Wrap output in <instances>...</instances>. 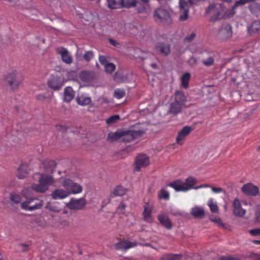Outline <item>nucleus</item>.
<instances>
[{
  "label": "nucleus",
  "instance_id": "1",
  "mask_svg": "<svg viewBox=\"0 0 260 260\" xmlns=\"http://www.w3.org/2000/svg\"><path fill=\"white\" fill-rule=\"evenodd\" d=\"M5 80L12 90L18 89L24 80L23 75L16 71H13L5 76Z\"/></svg>",
  "mask_w": 260,
  "mask_h": 260
},
{
  "label": "nucleus",
  "instance_id": "2",
  "mask_svg": "<svg viewBox=\"0 0 260 260\" xmlns=\"http://www.w3.org/2000/svg\"><path fill=\"white\" fill-rule=\"evenodd\" d=\"M225 10L220 4L211 5L206 10V13L210 16V21H215L221 19L224 16Z\"/></svg>",
  "mask_w": 260,
  "mask_h": 260
},
{
  "label": "nucleus",
  "instance_id": "3",
  "mask_svg": "<svg viewBox=\"0 0 260 260\" xmlns=\"http://www.w3.org/2000/svg\"><path fill=\"white\" fill-rule=\"evenodd\" d=\"M53 182V178L50 175H42L39 180V183H34L31 188L38 192H44L48 189L49 185Z\"/></svg>",
  "mask_w": 260,
  "mask_h": 260
},
{
  "label": "nucleus",
  "instance_id": "4",
  "mask_svg": "<svg viewBox=\"0 0 260 260\" xmlns=\"http://www.w3.org/2000/svg\"><path fill=\"white\" fill-rule=\"evenodd\" d=\"M43 201L37 198H29L21 204L22 209L32 211L41 209L43 206Z\"/></svg>",
  "mask_w": 260,
  "mask_h": 260
},
{
  "label": "nucleus",
  "instance_id": "5",
  "mask_svg": "<svg viewBox=\"0 0 260 260\" xmlns=\"http://www.w3.org/2000/svg\"><path fill=\"white\" fill-rule=\"evenodd\" d=\"M137 3V0H107L108 7L112 9L135 7Z\"/></svg>",
  "mask_w": 260,
  "mask_h": 260
},
{
  "label": "nucleus",
  "instance_id": "6",
  "mask_svg": "<svg viewBox=\"0 0 260 260\" xmlns=\"http://www.w3.org/2000/svg\"><path fill=\"white\" fill-rule=\"evenodd\" d=\"M155 21L158 23H170L171 22L169 12L165 9L160 7L156 9L154 13Z\"/></svg>",
  "mask_w": 260,
  "mask_h": 260
},
{
  "label": "nucleus",
  "instance_id": "7",
  "mask_svg": "<svg viewBox=\"0 0 260 260\" xmlns=\"http://www.w3.org/2000/svg\"><path fill=\"white\" fill-rule=\"evenodd\" d=\"M144 133L143 131H122L121 141L125 143H128L135 139L141 137Z\"/></svg>",
  "mask_w": 260,
  "mask_h": 260
},
{
  "label": "nucleus",
  "instance_id": "8",
  "mask_svg": "<svg viewBox=\"0 0 260 260\" xmlns=\"http://www.w3.org/2000/svg\"><path fill=\"white\" fill-rule=\"evenodd\" d=\"M86 204L87 202L84 198L78 199L72 198L66 204V206L70 210H81L85 207Z\"/></svg>",
  "mask_w": 260,
  "mask_h": 260
},
{
  "label": "nucleus",
  "instance_id": "9",
  "mask_svg": "<svg viewBox=\"0 0 260 260\" xmlns=\"http://www.w3.org/2000/svg\"><path fill=\"white\" fill-rule=\"evenodd\" d=\"M47 83L48 86L54 90L60 89L64 84L62 77L56 75H51Z\"/></svg>",
  "mask_w": 260,
  "mask_h": 260
},
{
  "label": "nucleus",
  "instance_id": "10",
  "mask_svg": "<svg viewBox=\"0 0 260 260\" xmlns=\"http://www.w3.org/2000/svg\"><path fill=\"white\" fill-rule=\"evenodd\" d=\"M138 245L136 241H130L127 240L120 241L114 244V248L116 250L126 251L127 249L135 247Z\"/></svg>",
  "mask_w": 260,
  "mask_h": 260
},
{
  "label": "nucleus",
  "instance_id": "11",
  "mask_svg": "<svg viewBox=\"0 0 260 260\" xmlns=\"http://www.w3.org/2000/svg\"><path fill=\"white\" fill-rule=\"evenodd\" d=\"M154 50L156 53L162 55L168 56L171 52L170 45L164 42H158L154 47Z\"/></svg>",
  "mask_w": 260,
  "mask_h": 260
},
{
  "label": "nucleus",
  "instance_id": "12",
  "mask_svg": "<svg viewBox=\"0 0 260 260\" xmlns=\"http://www.w3.org/2000/svg\"><path fill=\"white\" fill-rule=\"evenodd\" d=\"M149 164V158L145 154L138 155L135 160V170L139 171L141 168L146 167Z\"/></svg>",
  "mask_w": 260,
  "mask_h": 260
},
{
  "label": "nucleus",
  "instance_id": "13",
  "mask_svg": "<svg viewBox=\"0 0 260 260\" xmlns=\"http://www.w3.org/2000/svg\"><path fill=\"white\" fill-rule=\"evenodd\" d=\"M241 190L243 193L250 196H256L259 193L258 188L252 183H246L241 188Z\"/></svg>",
  "mask_w": 260,
  "mask_h": 260
},
{
  "label": "nucleus",
  "instance_id": "14",
  "mask_svg": "<svg viewBox=\"0 0 260 260\" xmlns=\"http://www.w3.org/2000/svg\"><path fill=\"white\" fill-rule=\"evenodd\" d=\"M153 210V206L148 203H145L144 207V211L142 213V215L144 220L147 222L151 223L153 221V217L152 216V211Z\"/></svg>",
  "mask_w": 260,
  "mask_h": 260
},
{
  "label": "nucleus",
  "instance_id": "15",
  "mask_svg": "<svg viewBox=\"0 0 260 260\" xmlns=\"http://www.w3.org/2000/svg\"><path fill=\"white\" fill-rule=\"evenodd\" d=\"M233 206V213L236 216L242 217L245 214L246 211L242 208L240 201L238 199L236 198L234 200Z\"/></svg>",
  "mask_w": 260,
  "mask_h": 260
},
{
  "label": "nucleus",
  "instance_id": "16",
  "mask_svg": "<svg viewBox=\"0 0 260 260\" xmlns=\"http://www.w3.org/2000/svg\"><path fill=\"white\" fill-rule=\"evenodd\" d=\"M157 219L161 224L167 230L172 228V223L168 216L165 213L158 215Z\"/></svg>",
  "mask_w": 260,
  "mask_h": 260
},
{
  "label": "nucleus",
  "instance_id": "17",
  "mask_svg": "<svg viewBox=\"0 0 260 260\" xmlns=\"http://www.w3.org/2000/svg\"><path fill=\"white\" fill-rule=\"evenodd\" d=\"M70 195V193L63 189H56L53 190L51 196L54 200H61L65 199Z\"/></svg>",
  "mask_w": 260,
  "mask_h": 260
},
{
  "label": "nucleus",
  "instance_id": "18",
  "mask_svg": "<svg viewBox=\"0 0 260 260\" xmlns=\"http://www.w3.org/2000/svg\"><path fill=\"white\" fill-rule=\"evenodd\" d=\"M57 52L61 55V59L64 62L71 64L73 62L72 57L66 48L62 47L58 49Z\"/></svg>",
  "mask_w": 260,
  "mask_h": 260
},
{
  "label": "nucleus",
  "instance_id": "19",
  "mask_svg": "<svg viewBox=\"0 0 260 260\" xmlns=\"http://www.w3.org/2000/svg\"><path fill=\"white\" fill-rule=\"evenodd\" d=\"M167 186L171 187L174 188L176 191H187V188H185L184 186V182L181 180H176L167 185Z\"/></svg>",
  "mask_w": 260,
  "mask_h": 260
},
{
  "label": "nucleus",
  "instance_id": "20",
  "mask_svg": "<svg viewBox=\"0 0 260 260\" xmlns=\"http://www.w3.org/2000/svg\"><path fill=\"white\" fill-rule=\"evenodd\" d=\"M183 106L182 104L174 101L170 105L168 113L176 115L181 111Z\"/></svg>",
  "mask_w": 260,
  "mask_h": 260
},
{
  "label": "nucleus",
  "instance_id": "21",
  "mask_svg": "<svg viewBox=\"0 0 260 260\" xmlns=\"http://www.w3.org/2000/svg\"><path fill=\"white\" fill-rule=\"evenodd\" d=\"M191 130L190 126H184L178 133V136L176 138V142L177 143L180 144V142L184 139L185 137L187 136Z\"/></svg>",
  "mask_w": 260,
  "mask_h": 260
},
{
  "label": "nucleus",
  "instance_id": "22",
  "mask_svg": "<svg viewBox=\"0 0 260 260\" xmlns=\"http://www.w3.org/2000/svg\"><path fill=\"white\" fill-rule=\"evenodd\" d=\"M191 214L195 218H202L205 215V211L202 207L195 206L191 208Z\"/></svg>",
  "mask_w": 260,
  "mask_h": 260
},
{
  "label": "nucleus",
  "instance_id": "23",
  "mask_svg": "<svg viewBox=\"0 0 260 260\" xmlns=\"http://www.w3.org/2000/svg\"><path fill=\"white\" fill-rule=\"evenodd\" d=\"M174 101L184 105L187 101V97L183 91L177 90L174 94Z\"/></svg>",
  "mask_w": 260,
  "mask_h": 260
},
{
  "label": "nucleus",
  "instance_id": "24",
  "mask_svg": "<svg viewBox=\"0 0 260 260\" xmlns=\"http://www.w3.org/2000/svg\"><path fill=\"white\" fill-rule=\"evenodd\" d=\"M75 92L70 86L66 87L64 90V101L67 102H70L74 97Z\"/></svg>",
  "mask_w": 260,
  "mask_h": 260
},
{
  "label": "nucleus",
  "instance_id": "25",
  "mask_svg": "<svg viewBox=\"0 0 260 260\" xmlns=\"http://www.w3.org/2000/svg\"><path fill=\"white\" fill-rule=\"evenodd\" d=\"M122 130L118 129L114 133H110L107 136V139L110 142H114L118 140L119 139H122Z\"/></svg>",
  "mask_w": 260,
  "mask_h": 260
},
{
  "label": "nucleus",
  "instance_id": "26",
  "mask_svg": "<svg viewBox=\"0 0 260 260\" xmlns=\"http://www.w3.org/2000/svg\"><path fill=\"white\" fill-rule=\"evenodd\" d=\"M17 177L19 179H24L28 174L27 166L26 164H21L18 168Z\"/></svg>",
  "mask_w": 260,
  "mask_h": 260
},
{
  "label": "nucleus",
  "instance_id": "27",
  "mask_svg": "<svg viewBox=\"0 0 260 260\" xmlns=\"http://www.w3.org/2000/svg\"><path fill=\"white\" fill-rule=\"evenodd\" d=\"M126 192V189L122 186L117 185L114 188L111 197L113 198L115 196H122Z\"/></svg>",
  "mask_w": 260,
  "mask_h": 260
},
{
  "label": "nucleus",
  "instance_id": "28",
  "mask_svg": "<svg viewBox=\"0 0 260 260\" xmlns=\"http://www.w3.org/2000/svg\"><path fill=\"white\" fill-rule=\"evenodd\" d=\"M248 31L250 34L260 31V20L253 21L250 26L248 27Z\"/></svg>",
  "mask_w": 260,
  "mask_h": 260
},
{
  "label": "nucleus",
  "instance_id": "29",
  "mask_svg": "<svg viewBox=\"0 0 260 260\" xmlns=\"http://www.w3.org/2000/svg\"><path fill=\"white\" fill-rule=\"evenodd\" d=\"M77 102L81 106H86L91 102V99L89 96L81 95L77 98Z\"/></svg>",
  "mask_w": 260,
  "mask_h": 260
},
{
  "label": "nucleus",
  "instance_id": "30",
  "mask_svg": "<svg viewBox=\"0 0 260 260\" xmlns=\"http://www.w3.org/2000/svg\"><path fill=\"white\" fill-rule=\"evenodd\" d=\"M197 182L196 179L192 177H189L187 178L185 182H184V186L185 188H187L188 190L194 188V184H196Z\"/></svg>",
  "mask_w": 260,
  "mask_h": 260
},
{
  "label": "nucleus",
  "instance_id": "31",
  "mask_svg": "<svg viewBox=\"0 0 260 260\" xmlns=\"http://www.w3.org/2000/svg\"><path fill=\"white\" fill-rule=\"evenodd\" d=\"M181 258V254H165L162 255L161 260H180Z\"/></svg>",
  "mask_w": 260,
  "mask_h": 260
},
{
  "label": "nucleus",
  "instance_id": "32",
  "mask_svg": "<svg viewBox=\"0 0 260 260\" xmlns=\"http://www.w3.org/2000/svg\"><path fill=\"white\" fill-rule=\"evenodd\" d=\"M82 191V187L81 186L77 183H75L73 185H72L71 188L68 191L70 194H77L81 192Z\"/></svg>",
  "mask_w": 260,
  "mask_h": 260
},
{
  "label": "nucleus",
  "instance_id": "33",
  "mask_svg": "<svg viewBox=\"0 0 260 260\" xmlns=\"http://www.w3.org/2000/svg\"><path fill=\"white\" fill-rule=\"evenodd\" d=\"M190 79V74L185 73L181 77V84L183 88H187L188 87V82Z\"/></svg>",
  "mask_w": 260,
  "mask_h": 260
},
{
  "label": "nucleus",
  "instance_id": "34",
  "mask_svg": "<svg viewBox=\"0 0 260 260\" xmlns=\"http://www.w3.org/2000/svg\"><path fill=\"white\" fill-rule=\"evenodd\" d=\"M210 211L212 213H217L218 211V207L216 202H214L213 199H210L208 202Z\"/></svg>",
  "mask_w": 260,
  "mask_h": 260
},
{
  "label": "nucleus",
  "instance_id": "35",
  "mask_svg": "<svg viewBox=\"0 0 260 260\" xmlns=\"http://www.w3.org/2000/svg\"><path fill=\"white\" fill-rule=\"evenodd\" d=\"M45 165L46 166V171L51 173L53 171L54 169L56 167V163L53 160L46 161L45 163Z\"/></svg>",
  "mask_w": 260,
  "mask_h": 260
},
{
  "label": "nucleus",
  "instance_id": "36",
  "mask_svg": "<svg viewBox=\"0 0 260 260\" xmlns=\"http://www.w3.org/2000/svg\"><path fill=\"white\" fill-rule=\"evenodd\" d=\"M75 182H73L71 179L69 178H65L63 179L62 185L65 188L66 191H68L71 188L72 185H73Z\"/></svg>",
  "mask_w": 260,
  "mask_h": 260
},
{
  "label": "nucleus",
  "instance_id": "37",
  "mask_svg": "<svg viewBox=\"0 0 260 260\" xmlns=\"http://www.w3.org/2000/svg\"><path fill=\"white\" fill-rule=\"evenodd\" d=\"M214 57L213 55H210L207 58L202 60L203 64L206 67H210L214 63Z\"/></svg>",
  "mask_w": 260,
  "mask_h": 260
},
{
  "label": "nucleus",
  "instance_id": "38",
  "mask_svg": "<svg viewBox=\"0 0 260 260\" xmlns=\"http://www.w3.org/2000/svg\"><path fill=\"white\" fill-rule=\"evenodd\" d=\"M10 199L12 202L16 204L20 203L21 201V198L20 196L15 192H11L10 194Z\"/></svg>",
  "mask_w": 260,
  "mask_h": 260
},
{
  "label": "nucleus",
  "instance_id": "39",
  "mask_svg": "<svg viewBox=\"0 0 260 260\" xmlns=\"http://www.w3.org/2000/svg\"><path fill=\"white\" fill-rule=\"evenodd\" d=\"M104 67L105 71L108 73H112L115 69V64L111 62L105 63Z\"/></svg>",
  "mask_w": 260,
  "mask_h": 260
},
{
  "label": "nucleus",
  "instance_id": "40",
  "mask_svg": "<svg viewBox=\"0 0 260 260\" xmlns=\"http://www.w3.org/2000/svg\"><path fill=\"white\" fill-rule=\"evenodd\" d=\"M159 198L161 199L168 200L170 198V194L165 189H161L158 193Z\"/></svg>",
  "mask_w": 260,
  "mask_h": 260
},
{
  "label": "nucleus",
  "instance_id": "41",
  "mask_svg": "<svg viewBox=\"0 0 260 260\" xmlns=\"http://www.w3.org/2000/svg\"><path fill=\"white\" fill-rule=\"evenodd\" d=\"M125 91L122 89H116L114 91V97L117 99H120L125 95Z\"/></svg>",
  "mask_w": 260,
  "mask_h": 260
},
{
  "label": "nucleus",
  "instance_id": "42",
  "mask_svg": "<svg viewBox=\"0 0 260 260\" xmlns=\"http://www.w3.org/2000/svg\"><path fill=\"white\" fill-rule=\"evenodd\" d=\"M93 53L92 51H85L83 58L85 61L88 62L93 58Z\"/></svg>",
  "mask_w": 260,
  "mask_h": 260
},
{
  "label": "nucleus",
  "instance_id": "43",
  "mask_svg": "<svg viewBox=\"0 0 260 260\" xmlns=\"http://www.w3.org/2000/svg\"><path fill=\"white\" fill-rule=\"evenodd\" d=\"M181 14L179 16V19L180 20L184 21L186 20L188 17V9H186L185 10H182L180 11Z\"/></svg>",
  "mask_w": 260,
  "mask_h": 260
},
{
  "label": "nucleus",
  "instance_id": "44",
  "mask_svg": "<svg viewBox=\"0 0 260 260\" xmlns=\"http://www.w3.org/2000/svg\"><path fill=\"white\" fill-rule=\"evenodd\" d=\"M119 118L120 117L118 115H113L107 119L106 123L108 124L113 123L119 120Z\"/></svg>",
  "mask_w": 260,
  "mask_h": 260
},
{
  "label": "nucleus",
  "instance_id": "45",
  "mask_svg": "<svg viewBox=\"0 0 260 260\" xmlns=\"http://www.w3.org/2000/svg\"><path fill=\"white\" fill-rule=\"evenodd\" d=\"M196 37V34L194 32H192L191 34L188 35L184 39L185 43L191 42Z\"/></svg>",
  "mask_w": 260,
  "mask_h": 260
},
{
  "label": "nucleus",
  "instance_id": "46",
  "mask_svg": "<svg viewBox=\"0 0 260 260\" xmlns=\"http://www.w3.org/2000/svg\"><path fill=\"white\" fill-rule=\"evenodd\" d=\"M224 31H226V37L227 38H230L232 35V27L230 25H226L222 30Z\"/></svg>",
  "mask_w": 260,
  "mask_h": 260
},
{
  "label": "nucleus",
  "instance_id": "47",
  "mask_svg": "<svg viewBox=\"0 0 260 260\" xmlns=\"http://www.w3.org/2000/svg\"><path fill=\"white\" fill-rule=\"evenodd\" d=\"M255 220L256 222L260 223V205H258L256 207Z\"/></svg>",
  "mask_w": 260,
  "mask_h": 260
},
{
  "label": "nucleus",
  "instance_id": "48",
  "mask_svg": "<svg viewBox=\"0 0 260 260\" xmlns=\"http://www.w3.org/2000/svg\"><path fill=\"white\" fill-rule=\"evenodd\" d=\"M179 6L180 11L185 10L186 9H188V4L185 0H179Z\"/></svg>",
  "mask_w": 260,
  "mask_h": 260
},
{
  "label": "nucleus",
  "instance_id": "49",
  "mask_svg": "<svg viewBox=\"0 0 260 260\" xmlns=\"http://www.w3.org/2000/svg\"><path fill=\"white\" fill-rule=\"evenodd\" d=\"M198 62V60L197 58L194 56H191L189 58V59L187 60V63L189 66H195Z\"/></svg>",
  "mask_w": 260,
  "mask_h": 260
},
{
  "label": "nucleus",
  "instance_id": "50",
  "mask_svg": "<svg viewBox=\"0 0 260 260\" xmlns=\"http://www.w3.org/2000/svg\"><path fill=\"white\" fill-rule=\"evenodd\" d=\"M211 188L212 191L214 193H221V192H224V193L225 192V190L221 187H211Z\"/></svg>",
  "mask_w": 260,
  "mask_h": 260
},
{
  "label": "nucleus",
  "instance_id": "51",
  "mask_svg": "<svg viewBox=\"0 0 260 260\" xmlns=\"http://www.w3.org/2000/svg\"><path fill=\"white\" fill-rule=\"evenodd\" d=\"M249 233L254 236H260V228L251 230Z\"/></svg>",
  "mask_w": 260,
  "mask_h": 260
},
{
  "label": "nucleus",
  "instance_id": "52",
  "mask_svg": "<svg viewBox=\"0 0 260 260\" xmlns=\"http://www.w3.org/2000/svg\"><path fill=\"white\" fill-rule=\"evenodd\" d=\"M125 207L126 205L123 202H121L120 205L117 207V210L120 213H123Z\"/></svg>",
  "mask_w": 260,
  "mask_h": 260
},
{
  "label": "nucleus",
  "instance_id": "53",
  "mask_svg": "<svg viewBox=\"0 0 260 260\" xmlns=\"http://www.w3.org/2000/svg\"><path fill=\"white\" fill-rule=\"evenodd\" d=\"M29 191L30 189L29 188H25L21 191V194L26 198V200L29 198L28 197Z\"/></svg>",
  "mask_w": 260,
  "mask_h": 260
},
{
  "label": "nucleus",
  "instance_id": "54",
  "mask_svg": "<svg viewBox=\"0 0 260 260\" xmlns=\"http://www.w3.org/2000/svg\"><path fill=\"white\" fill-rule=\"evenodd\" d=\"M99 61H100V63L104 66H105V63H108L107 62V59H106V56H103V55H100L99 56Z\"/></svg>",
  "mask_w": 260,
  "mask_h": 260
},
{
  "label": "nucleus",
  "instance_id": "55",
  "mask_svg": "<svg viewBox=\"0 0 260 260\" xmlns=\"http://www.w3.org/2000/svg\"><path fill=\"white\" fill-rule=\"evenodd\" d=\"M19 249L22 251H26L28 249V246L25 244H21L19 245Z\"/></svg>",
  "mask_w": 260,
  "mask_h": 260
},
{
  "label": "nucleus",
  "instance_id": "56",
  "mask_svg": "<svg viewBox=\"0 0 260 260\" xmlns=\"http://www.w3.org/2000/svg\"><path fill=\"white\" fill-rule=\"evenodd\" d=\"M46 98V95L44 93H41L36 96V99L40 101H43Z\"/></svg>",
  "mask_w": 260,
  "mask_h": 260
},
{
  "label": "nucleus",
  "instance_id": "57",
  "mask_svg": "<svg viewBox=\"0 0 260 260\" xmlns=\"http://www.w3.org/2000/svg\"><path fill=\"white\" fill-rule=\"evenodd\" d=\"M47 207L50 210L55 212H59L60 210V209L57 207H54L52 205H48Z\"/></svg>",
  "mask_w": 260,
  "mask_h": 260
},
{
  "label": "nucleus",
  "instance_id": "58",
  "mask_svg": "<svg viewBox=\"0 0 260 260\" xmlns=\"http://www.w3.org/2000/svg\"><path fill=\"white\" fill-rule=\"evenodd\" d=\"M109 41L114 46L118 47V46L119 45V44L118 42H117L115 40H113L112 39H109Z\"/></svg>",
  "mask_w": 260,
  "mask_h": 260
},
{
  "label": "nucleus",
  "instance_id": "59",
  "mask_svg": "<svg viewBox=\"0 0 260 260\" xmlns=\"http://www.w3.org/2000/svg\"><path fill=\"white\" fill-rule=\"evenodd\" d=\"M219 260H237V259L233 257L222 256Z\"/></svg>",
  "mask_w": 260,
  "mask_h": 260
},
{
  "label": "nucleus",
  "instance_id": "60",
  "mask_svg": "<svg viewBox=\"0 0 260 260\" xmlns=\"http://www.w3.org/2000/svg\"><path fill=\"white\" fill-rule=\"evenodd\" d=\"M205 187H210V185H209L208 184H204L201 185L200 186H196L194 187V189H197L199 188H205Z\"/></svg>",
  "mask_w": 260,
  "mask_h": 260
},
{
  "label": "nucleus",
  "instance_id": "61",
  "mask_svg": "<svg viewBox=\"0 0 260 260\" xmlns=\"http://www.w3.org/2000/svg\"><path fill=\"white\" fill-rule=\"evenodd\" d=\"M252 258L253 260H260V254L253 253Z\"/></svg>",
  "mask_w": 260,
  "mask_h": 260
},
{
  "label": "nucleus",
  "instance_id": "62",
  "mask_svg": "<svg viewBox=\"0 0 260 260\" xmlns=\"http://www.w3.org/2000/svg\"><path fill=\"white\" fill-rule=\"evenodd\" d=\"M138 245H140V246H147V247H151L153 248L152 246L150 243L142 244V243H138Z\"/></svg>",
  "mask_w": 260,
  "mask_h": 260
},
{
  "label": "nucleus",
  "instance_id": "63",
  "mask_svg": "<svg viewBox=\"0 0 260 260\" xmlns=\"http://www.w3.org/2000/svg\"><path fill=\"white\" fill-rule=\"evenodd\" d=\"M173 214L174 215H182V213H181V212L176 211V212H173Z\"/></svg>",
  "mask_w": 260,
  "mask_h": 260
},
{
  "label": "nucleus",
  "instance_id": "64",
  "mask_svg": "<svg viewBox=\"0 0 260 260\" xmlns=\"http://www.w3.org/2000/svg\"><path fill=\"white\" fill-rule=\"evenodd\" d=\"M151 66L154 69L157 68V65L156 63H152L151 64Z\"/></svg>",
  "mask_w": 260,
  "mask_h": 260
}]
</instances>
